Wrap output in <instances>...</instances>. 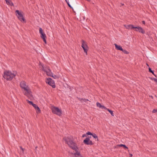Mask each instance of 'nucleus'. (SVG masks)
<instances>
[{
  "label": "nucleus",
  "mask_w": 157,
  "mask_h": 157,
  "mask_svg": "<svg viewBox=\"0 0 157 157\" xmlns=\"http://www.w3.org/2000/svg\"><path fill=\"white\" fill-rule=\"evenodd\" d=\"M6 4L8 5H10L11 6H13V3L10 1L6 0Z\"/></svg>",
  "instance_id": "nucleus-15"
},
{
  "label": "nucleus",
  "mask_w": 157,
  "mask_h": 157,
  "mask_svg": "<svg viewBox=\"0 0 157 157\" xmlns=\"http://www.w3.org/2000/svg\"><path fill=\"white\" fill-rule=\"evenodd\" d=\"M130 155V157H132V154H129Z\"/></svg>",
  "instance_id": "nucleus-31"
},
{
  "label": "nucleus",
  "mask_w": 157,
  "mask_h": 157,
  "mask_svg": "<svg viewBox=\"0 0 157 157\" xmlns=\"http://www.w3.org/2000/svg\"><path fill=\"white\" fill-rule=\"evenodd\" d=\"M21 149L22 150V152L23 153L24 151V149L21 146L20 147Z\"/></svg>",
  "instance_id": "nucleus-27"
},
{
  "label": "nucleus",
  "mask_w": 157,
  "mask_h": 157,
  "mask_svg": "<svg viewBox=\"0 0 157 157\" xmlns=\"http://www.w3.org/2000/svg\"><path fill=\"white\" fill-rule=\"evenodd\" d=\"M47 80L48 82H46L48 83V84L51 86L53 88H55L56 87V86L54 82L53 81L51 78H47Z\"/></svg>",
  "instance_id": "nucleus-7"
},
{
  "label": "nucleus",
  "mask_w": 157,
  "mask_h": 157,
  "mask_svg": "<svg viewBox=\"0 0 157 157\" xmlns=\"http://www.w3.org/2000/svg\"><path fill=\"white\" fill-rule=\"evenodd\" d=\"M149 71L153 75H155L154 74V73L153 71H152L151 69L150 68H149Z\"/></svg>",
  "instance_id": "nucleus-23"
},
{
  "label": "nucleus",
  "mask_w": 157,
  "mask_h": 157,
  "mask_svg": "<svg viewBox=\"0 0 157 157\" xmlns=\"http://www.w3.org/2000/svg\"><path fill=\"white\" fill-rule=\"evenodd\" d=\"M79 100L81 102H82V101L85 102H86V101H88V100L86 99H83V98H79Z\"/></svg>",
  "instance_id": "nucleus-17"
},
{
  "label": "nucleus",
  "mask_w": 157,
  "mask_h": 157,
  "mask_svg": "<svg viewBox=\"0 0 157 157\" xmlns=\"http://www.w3.org/2000/svg\"><path fill=\"white\" fill-rule=\"evenodd\" d=\"M33 106L35 108L36 110V113H39L40 112V110L38 106L36 104H33Z\"/></svg>",
  "instance_id": "nucleus-12"
},
{
  "label": "nucleus",
  "mask_w": 157,
  "mask_h": 157,
  "mask_svg": "<svg viewBox=\"0 0 157 157\" xmlns=\"http://www.w3.org/2000/svg\"><path fill=\"white\" fill-rule=\"evenodd\" d=\"M151 79L152 80H153L156 83L157 82V78H151Z\"/></svg>",
  "instance_id": "nucleus-26"
},
{
  "label": "nucleus",
  "mask_w": 157,
  "mask_h": 157,
  "mask_svg": "<svg viewBox=\"0 0 157 157\" xmlns=\"http://www.w3.org/2000/svg\"><path fill=\"white\" fill-rule=\"evenodd\" d=\"M66 2H67V1H68V0H65Z\"/></svg>",
  "instance_id": "nucleus-35"
},
{
  "label": "nucleus",
  "mask_w": 157,
  "mask_h": 157,
  "mask_svg": "<svg viewBox=\"0 0 157 157\" xmlns=\"http://www.w3.org/2000/svg\"><path fill=\"white\" fill-rule=\"evenodd\" d=\"M123 52H124V54H128L129 53V52H128L126 50H124L123 49V50H122Z\"/></svg>",
  "instance_id": "nucleus-22"
},
{
  "label": "nucleus",
  "mask_w": 157,
  "mask_h": 157,
  "mask_svg": "<svg viewBox=\"0 0 157 157\" xmlns=\"http://www.w3.org/2000/svg\"><path fill=\"white\" fill-rule=\"evenodd\" d=\"M87 1H90V0H86Z\"/></svg>",
  "instance_id": "nucleus-37"
},
{
  "label": "nucleus",
  "mask_w": 157,
  "mask_h": 157,
  "mask_svg": "<svg viewBox=\"0 0 157 157\" xmlns=\"http://www.w3.org/2000/svg\"><path fill=\"white\" fill-rule=\"evenodd\" d=\"M142 23L143 24H145V21H142Z\"/></svg>",
  "instance_id": "nucleus-30"
},
{
  "label": "nucleus",
  "mask_w": 157,
  "mask_h": 157,
  "mask_svg": "<svg viewBox=\"0 0 157 157\" xmlns=\"http://www.w3.org/2000/svg\"><path fill=\"white\" fill-rule=\"evenodd\" d=\"M15 13L18 18L21 21L26 22L25 20L24 17L23 15L18 10H16Z\"/></svg>",
  "instance_id": "nucleus-4"
},
{
  "label": "nucleus",
  "mask_w": 157,
  "mask_h": 157,
  "mask_svg": "<svg viewBox=\"0 0 157 157\" xmlns=\"http://www.w3.org/2000/svg\"><path fill=\"white\" fill-rule=\"evenodd\" d=\"M42 70L46 72L47 75L48 76H52V73L51 72L50 70L48 68H44L43 67Z\"/></svg>",
  "instance_id": "nucleus-9"
},
{
  "label": "nucleus",
  "mask_w": 157,
  "mask_h": 157,
  "mask_svg": "<svg viewBox=\"0 0 157 157\" xmlns=\"http://www.w3.org/2000/svg\"><path fill=\"white\" fill-rule=\"evenodd\" d=\"M105 109L107 110L110 113L112 116H114V115L113 111L110 110L107 108Z\"/></svg>",
  "instance_id": "nucleus-18"
},
{
  "label": "nucleus",
  "mask_w": 157,
  "mask_h": 157,
  "mask_svg": "<svg viewBox=\"0 0 157 157\" xmlns=\"http://www.w3.org/2000/svg\"><path fill=\"white\" fill-rule=\"evenodd\" d=\"M136 31H138L139 32L141 33L142 34L145 33V31L144 29L141 27L140 26L136 27L135 29Z\"/></svg>",
  "instance_id": "nucleus-10"
},
{
  "label": "nucleus",
  "mask_w": 157,
  "mask_h": 157,
  "mask_svg": "<svg viewBox=\"0 0 157 157\" xmlns=\"http://www.w3.org/2000/svg\"><path fill=\"white\" fill-rule=\"evenodd\" d=\"M26 101L30 105H32L33 106V104H34L32 101H29L28 100H26Z\"/></svg>",
  "instance_id": "nucleus-20"
},
{
  "label": "nucleus",
  "mask_w": 157,
  "mask_h": 157,
  "mask_svg": "<svg viewBox=\"0 0 157 157\" xmlns=\"http://www.w3.org/2000/svg\"><path fill=\"white\" fill-rule=\"evenodd\" d=\"M114 45L115 46L116 49L117 50L121 51L123 50V48L121 46L118 45L116 44H115Z\"/></svg>",
  "instance_id": "nucleus-14"
},
{
  "label": "nucleus",
  "mask_w": 157,
  "mask_h": 157,
  "mask_svg": "<svg viewBox=\"0 0 157 157\" xmlns=\"http://www.w3.org/2000/svg\"><path fill=\"white\" fill-rule=\"evenodd\" d=\"M94 138H95V139H97V140H98V136L96 135V134L95 133H93L92 134V135H91Z\"/></svg>",
  "instance_id": "nucleus-19"
},
{
  "label": "nucleus",
  "mask_w": 157,
  "mask_h": 157,
  "mask_svg": "<svg viewBox=\"0 0 157 157\" xmlns=\"http://www.w3.org/2000/svg\"><path fill=\"white\" fill-rule=\"evenodd\" d=\"M86 134H83L82 136V137H84L86 136Z\"/></svg>",
  "instance_id": "nucleus-28"
},
{
  "label": "nucleus",
  "mask_w": 157,
  "mask_h": 157,
  "mask_svg": "<svg viewBox=\"0 0 157 157\" xmlns=\"http://www.w3.org/2000/svg\"><path fill=\"white\" fill-rule=\"evenodd\" d=\"M156 84H157V82L156 83Z\"/></svg>",
  "instance_id": "nucleus-39"
},
{
  "label": "nucleus",
  "mask_w": 157,
  "mask_h": 157,
  "mask_svg": "<svg viewBox=\"0 0 157 157\" xmlns=\"http://www.w3.org/2000/svg\"><path fill=\"white\" fill-rule=\"evenodd\" d=\"M96 105L98 107L101 109H107V108L104 106L101 105L100 103L98 102L97 103Z\"/></svg>",
  "instance_id": "nucleus-13"
},
{
  "label": "nucleus",
  "mask_w": 157,
  "mask_h": 157,
  "mask_svg": "<svg viewBox=\"0 0 157 157\" xmlns=\"http://www.w3.org/2000/svg\"><path fill=\"white\" fill-rule=\"evenodd\" d=\"M88 137H89V138L90 139V138H91V136H90Z\"/></svg>",
  "instance_id": "nucleus-36"
},
{
  "label": "nucleus",
  "mask_w": 157,
  "mask_h": 157,
  "mask_svg": "<svg viewBox=\"0 0 157 157\" xmlns=\"http://www.w3.org/2000/svg\"><path fill=\"white\" fill-rule=\"evenodd\" d=\"M83 143L86 145H92L94 143L90 140L89 137H86L83 141Z\"/></svg>",
  "instance_id": "nucleus-8"
},
{
  "label": "nucleus",
  "mask_w": 157,
  "mask_h": 157,
  "mask_svg": "<svg viewBox=\"0 0 157 157\" xmlns=\"http://www.w3.org/2000/svg\"><path fill=\"white\" fill-rule=\"evenodd\" d=\"M147 65L148 66V65L147 63Z\"/></svg>",
  "instance_id": "nucleus-38"
},
{
  "label": "nucleus",
  "mask_w": 157,
  "mask_h": 157,
  "mask_svg": "<svg viewBox=\"0 0 157 157\" xmlns=\"http://www.w3.org/2000/svg\"><path fill=\"white\" fill-rule=\"evenodd\" d=\"M68 6L70 7V8H71V9H73V8L71 6V5L69 4L68 5Z\"/></svg>",
  "instance_id": "nucleus-29"
},
{
  "label": "nucleus",
  "mask_w": 157,
  "mask_h": 157,
  "mask_svg": "<svg viewBox=\"0 0 157 157\" xmlns=\"http://www.w3.org/2000/svg\"><path fill=\"white\" fill-rule=\"evenodd\" d=\"M51 77H52L55 79H56V78H59V77L58 76L56 75H52V76H51Z\"/></svg>",
  "instance_id": "nucleus-21"
},
{
  "label": "nucleus",
  "mask_w": 157,
  "mask_h": 157,
  "mask_svg": "<svg viewBox=\"0 0 157 157\" xmlns=\"http://www.w3.org/2000/svg\"><path fill=\"white\" fill-rule=\"evenodd\" d=\"M153 113H157V109H154L152 111Z\"/></svg>",
  "instance_id": "nucleus-24"
},
{
  "label": "nucleus",
  "mask_w": 157,
  "mask_h": 157,
  "mask_svg": "<svg viewBox=\"0 0 157 157\" xmlns=\"http://www.w3.org/2000/svg\"><path fill=\"white\" fill-rule=\"evenodd\" d=\"M117 146L120 147H123L125 149H128V147L127 146H126L124 144H120L117 145Z\"/></svg>",
  "instance_id": "nucleus-16"
},
{
  "label": "nucleus",
  "mask_w": 157,
  "mask_h": 157,
  "mask_svg": "<svg viewBox=\"0 0 157 157\" xmlns=\"http://www.w3.org/2000/svg\"><path fill=\"white\" fill-rule=\"evenodd\" d=\"M67 4L68 5H69L70 4H69V1H67Z\"/></svg>",
  "instance_id": "nucleus-32"
},
{
  "label": "nucleus",
  "mask_w": 157,
  "mask_h": 157,
  "mask_svg": "<svg viewBox=\"0 0 157 157\" xmlns=\"http://www.w3.org/2000/svg\"><path fill=\"white\" fill-rule=\"evenodd\" d=\"M52 112L59 116H60L62 114V111L58 107L55 106L53 107L52 108Z\"/></svg>",
  "instance_id": "nucleus-3"
},
{
  "label": "nucleus",
  "mask_w": 157,
  "mask_h": 157,
  "mask_svg": "<svg viewBox=\"0 0 157 157\" xmlns=\"http://www.w3.org/2000/svg\"><path fill=\"white\" fill-rule=\"evenodd\" d=\"M121 5L122 6H124V4L121 3Z\"/></svg>",
  "instance_id": "nucleus-33"
},
{
  "label": "nucleus",
  "mask_w": 157,
  "mask_h": 157,
  "mask_svg": "<svg viewBox=\"0 0 157 157\" xmlns=\"http://www.w3.org/2000/svg\"><path fill=\"white\" fill-rule=\"evenodd\" d=\"M124 26L127 29H135V27H134L133 25H124Z\"/></svg>",
  "instance_id": "nucleus-11"
},
{
  "label": "nucleus",
  "mask_w": 157,
  "mask_h": 157,
  "mask_svg": "<svg viewBox=\"0 0 157 157\" xmlns=\"http://www.w3.org/2000/svg\"><path fill=\"white\" fill-rule=\"evenodd\" d=\"M20 85L21 88L24 90L25 92L23 93L25 95L28 97H29V95L32 96L31 91L25 82L24 81H21L20 82Z\"/></svg>",
  "instance_id": "nucleus-1"
},
{
  "label": "nucleus",
  "mask_w": 157,
  "mask_h": 157,
  "mask_svg": "<svg viewBox=\"0 0 157 157\" xmlns=\"http://www.w3.org/2000/svg\"><path fill=\"white\" fill-rule=\"evenodd\" d=\"M82 44L81 45V47L83 49L84 52L86 53V55H87V52L88 51V46L86 44V42H85L84 40H82Z\"/></svg>",
  "instance_id": "nucleus-6"
},
{
  "label": "nucleus",
  "mask_w": 157,
  "mask_h": 157,
  "mask_svg": "<svg viewBox=\"0 0 157 157\" xmlns=\"http://www.w3.org/2000/svg\"><path fill=\"white\" fill-rule=\"evenodd\" d=\"M150 97L151 98H153V97L152 96H150Z\"/></svg>",
  "instance_id": "nucleus-34"
},
{
  "label": "nucleus",
  "mask_w": 157,
  "mask_h": 157,
  "mask_svg": "<svg viewBox=\"0 0 157 157\" xmlns=\"http://www.w3.org/2000/svg\"><path fill=\"white\" fill-rule=\"evenodd\" d=\"M39 33L40 34V37H41L43 39L45 43V44L47 43L46 38V36L45 34L44 33L43 30L41 28H39Z\"/></svg>",
  "instance_id": "nucleus-5"
},
{
  "label": "nucleus",
  "mask_w": 157,
  "mask_h": 157,
  "mask_svg": "<svg viewBox=\"0 0 157 157\" xmlns=\"http://www.w3.org/2000/svg\"><path fill=\"white\" fill-rule=\"evenodd\" d=\"M92 133L90 132H88L86 133V134L87 135H92Z\"/></svg>",
  "instance_id": "nucleus-25"
},
{
  "label": "nucleus",
  "mask_w": 157,
  "mask_h": 157,
  "mask_svg": "<svg viewBox=\"0 0 157 157\" xmlns=\"http://www.w3.org/2000/svg\"><path fill=\"white\" fill-rule=\"evenodd\" d=\"M17 73L16 72H12L11 71H6L4 72L3 77L7 80H11L16 76Z\"/></svg>",
  "instance_id": "nucleus-2"
}]
</instances>
